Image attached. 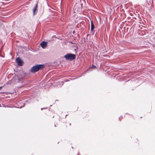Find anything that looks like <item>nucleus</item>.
<instances>
[{
  "instance_id": "obj_1",
  "label": "nucleus",
  "mask_w": 155,
  "mask_h": 155,
  "mask_svg": "<svg viewBox=\"0 0 155 155\" xmlns=\"http://www.w3.org/2000/svg\"><path fill=\"white\" fill-rule=\"evenodd\" d=\"M44 67L43 64H37L33 66L30 69V71L34 73L40 70H42Z\"/></svg>"
},
{
  "instance_id": "obj_2",
  "label": "nucleus",
  "mask_w": 155,
  "mask_h": 155,
  "mask_svg": "<svg viewBox=\"0 0 155 155\" xmlns=\"http://www.w3.org/2000/svg\"><path fill=\"white\" fill-rule=\"evenodd\" d=\"M64 57L67 60L71 61L75 59L76 58V55L71 53L67 54L64 56Z\"/></svg>"
},
{
  "instance_id": "obj_3",
  "label": "nucleus",
  "mask_w": 155,
  "mask_h": 155,
  "mask_svg": "<svg viewBox=\"0 0 155 155\" xmlns=\"http://www.w3.org/2000/svg\"><path fill=\"white\" fill-rule=\"evenodd\" d=\"M17 63L18 65L22 66L23 64V61L20 58H18L16 59Z\"/></svg>"
},
{
  "instance_id": "obj_4",
  "label": "nucleus",
  "mask_w": 155,
  "mask_h": 155,
  "mask_svg": "<svg viewBox=\"0 0 155 155\" xmlns=\"http://www.w3.org/2000/svg\"><path fill=\"white\" fill-rule=\"evenodd\" d=\"M40 45L43 48H45L47 45V43L45 41H43L40 43Z\"/></svg>"
},
{
  "instance_id": "obj_5",
  "label": "nucleus",
  "mask_w": 155,
  "mask_h": 155,
  "mask_svg": "<svg viewBox=\"0 0 155 155\" xmlns=\"http://www.w3.org/2000/svg\"><path fill=\"white\" fill-rule=\"evenodd\" d=\"M38 7V3L36 4L35 5V6L34 7V8L33 9V14L35 15V14H36L37 12V8Z\"/></svg>"
},
{
  "instance_id": "obj_6",
  "label": "nucleus",
  "mask_w": 155,
  "mask_h": 155,
  "mask_svg": "<svg viewBox=\"0 0 155 155\" xmlns=\"http://www.w3.org/2000/svg\"><path fill=\"white\" fill-rule=\"evenodd\" d=\"M15 79L18 80L19 81H21L22 79V78L20 77L18 75H15Z\"/></svg>"
},
{
  "instance_id": "obj_7",
  "label": "nucleus",
  "mask_w": 155,
  "mask_h": 155,
  "mask_svg": "<svg viewBox=\"0 0 155 155\" xmlns=\"http://www.w3.org/2000/svg\"><path fill=\"white\" fill-rule=\"evenodd\" d=\"M91 31H93L94 28V25L93 21L92 20L91 21Z\"/></svg>"
},
{
  "instance_id": "obj_8",
  "label": "nucleus",
  "mask_w": 155,
  "mask_h": 155,
  "mask_svg": "<svg viewBox=\"0 0 155 155\" xmlns=\"http://www.w3.org/2000/svg\"><path fill=\"white\" fill-rule=\"evenodd\" d=\"M95 67H96L95 65H93L90 68H89V69L94 68H95Z\"/></svg>"
},
{
  "instance_id": "obj_9",
  "label": "nucleus",
  "mask_w": 155,
  "mask_h": 155,
  "mask_svg": "<svg viewBox=\"0 0 155 155\" xmlns=\"http://www.w3.org/2000/svg\"><path fill=\"white\" fill-rule=\"evenodd\" d=\"M47 108V107L44 108H41V110H42L43 109H46Z\"/></svg>"
},
{
  "instance_id": "obj_10",
  "label": "nucleus",
  "mask_w": 155,
  "mask_h": 155,
  "mask_svg": "<svg viewBox=\"0 0 155 155\" xmlns=\"http://www.w3.org/2000/svg\"><path fill=\"white\" fill-rule=\"evenodd\" d=\"M2 88V87H0V90Z\"/></svg>"
},
{
  "instance_id": "obj_11",
  "label": "nucleus",
  "mask_w": 155,
  "mask_h": 155,
  "mask_svg": "<svg viewBox=\"0 0 155 155\" xmlns=\"http://www.w3.org/2000/svg\"><path fill=\"white\" fill-rule=\"evenodd\" d=\"M2 88V87H0V90Z\"/></svg>"
},
{
  "instance_id": "obj_12",
  "label": "nucleus",
  "mask_w": 155,
  "mask_h": 155,
  "mask_svg": "<svg viewBox=\"0 0 155 155\" xmlns=\"http://www.w3.org/2000/svg\"><path fill=\"white\" fill-rule=\"evenodd\" d=\"M74 79H70L71 80H74Z\"/></svg>"
},
{
  "instance_id": "obj_13",
  "label": "nucleus",
  "mask_w": 155,
  "mask_h": 155,
  "mask_svg": "<svg viewBox=\"0 0 155 155\" xmlns=\"http://www.w3.org/2000/svg\"><path fill=\"white\" fill-rule=\"evenodd\" d=\"M135 32H136V31H134V34H135Z\"/></svg>"
},
{
  "instance_id": "obj_14",
  "label": "nucleus",
  "mask_w": 155,
  "mask_h": 155,
  "mask_svg": "<svg viewBox=\"0 0 155 155\" xmlns=\"http://www.w3.org/2000/svg\"><path fill=\"white\" fill-rule=\"evenodd\" d=\"M133 35H132L131 37H132Z\"/></svg>"
},
{
  "instance_id": "obj_15",
  "label": "nucleus",
  "mask_w": 155,
  "mask_h": 155,
  "mask_svg": "<svg viewBox=\"0 0 155 155\" xmlns=\"http://www.w3.org/2000/svg\"><path fill=\"white\" fill-rule=\"evenodd\" d=\"M54 126H55V127H56V125H54Z\"/></svg>"
},
{
  "instance_id": "obj_16",
  "label": "nucleus",
  "mask_w": 155,
  "mask_h": 155,
  "mask_svg": "<svg viewBox=\"0 0 155 155\" xmlns=\"http://www.w3.org/2000/svg\"><path fill=\"white\" fill-rule=\"evenodd\" d=\"M71 125V124H70V125Z\"/></svg>"
}]
</instances>
